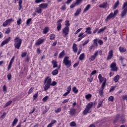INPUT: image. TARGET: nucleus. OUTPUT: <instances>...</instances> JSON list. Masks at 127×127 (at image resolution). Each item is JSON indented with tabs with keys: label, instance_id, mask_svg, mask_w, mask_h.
Returning a JSON list of instances; mask_svg holds the SVG:
<instances>
[{
	"label": "nucleus",
	"instance_id": "3",
	"mask_svg": "<svg viewBox=\"0 0 127 127\" xmlns=\"http://www.w3.org/2000/svg\"><path fill=\"white\" fill-rule=\"evenodd\" d=\"M63 63L67 67V68H69L72 65V62L71 60H69V57H65L63 61Z\"/></svg>",
	"mask_w": 127,
	"mask_h": 127
},
{
	"label": "nucleus",
	"instance_id": "43",
	"mask_svg": "<svg viewBox=\"0 0 127 127\" xmlns=\"http://www.w3.org/2000/svg\"><path fill=\"white\" fill-rule=\"evenodd\" d=\"M49 99V97L48 96H46L42 99L43 102H46Z\"/></svg>",
	"mask_w": 127,
	"mask_h": 127
},
{
	"label": "nucleus",
	"instance_id": "33",
	"mask_svg": "<svg viewBox=\"0 0 127 127\" xmlns=\"http://www.w3.org/2000/svg\"><path fill=\"white\" fill-rule=\"evenodd\" d=\"M62 27V24H61V23H59L58 24L57 28L58 31H61Z\"/></svg>",
	"mask_w": 127,
	"mask_h": 127
},
{
	"label": "nucleus",
	"instance_id": "59",
	"mask_svg": "<svg viewBox=\"0 0 127 127\" xmlns=\"http://www.w3.org/2000/svg\"><path fill=\"white\" fill-rule=\"evenodd\" d=\"M120 115H117L116 118V120H115V123H117L119 120H120Z\"/></svg>",
	"mask_w": 127,
	"mask_h": 127
},
{
	"label": "nucleus",
	"instance_id": "24",
	"mask_svg": "<svg viewBox=\"0 0 127 127\" xmlns=\"http://www.w3.org/2000/svg\"><path fill=\"white\" fill-rule=\"evenodd\" d=\"M65 56V51H63L59 55V58L61 59L63 58Z\"/></svg>",
	"mask_w": 127,
	"mask_h": 127
},
{
	"label": "nucleus",
	"instance_id": "29",
	"mask_svg": "<svg viewBox=\"0 0 127 127\" xmlns=\"http://www.w3.org/2000/svg\"><path fill=\"white\" fill-rule=\"evenodd\" d=\"M56 38V36L54 34H51L50 35V40H54Z\"/></svg>",
	"mask_w": 127,
	"mask_h": 127
},
{
	"label": "nucleus",
	"instance_id": "50",
	"mask_svg": "<svg viewBox=\"0 0 127 127\" xmlns=\"http://www.w3.org/2000/svg\"><path fill=\"white\" fill-rule=\"evenodd\" d=\"M61 112V108L59 107L55 110V113H60Z\"/></svg>",
	"mask_w": 127,
	"mask_h": 127
},
{
	"label": "nucleus",
	"instance_id": "28",
	"mask_svg": "<svg viewBox=\"0 0 127 127\" xmlns=\"http://www.w3.org/2000/svg\"><path fill=\"white\" fill-rule=\"evenodd\" d=\"M17 122H18V119H17V118H15L12 123V127H14L17 123Z\"/></svg>",
	"mask_w": 127,
	"mask_h": 127
},
{
	"label": "nucleus",
	"instance_id": "53",
	"mask_svg": "<svg viewBox=\"0 0 127 127\" xmlns=\"http://www.w3.org/2000/svg\"><path fill=\"white\" fill-rule=\"evenodd\" d=\"M92 97V95H91L90 94L86 95L85 96V98L87 100H89V99H90V98H91Z\"/></svg>",
	"mask_w": 127,
	"mask_h": 127
},
{
	"label": "nucleus",
	"instance_id": "64",
	"mask_svg": "<svg viewBox=\"0 0 127 127\" xmlns=\"http://www.w3.org/2000/svg\"><path fill=\"white\" fill-rule=\"evenodd\" d=\"M55 123H56V120H52L50 124H51L53 126V125H54V124H55Z\"/></svg>",
	"mask_w": 127,
	"mask_h": 127
},
{
	"label": "nucleus",
	"instance_id": "30",
	"mask_svg": "<svg viewBox=\"0 0 127 127\" xmlns=\"http://www.w3.org/2000/svg\"><path fill=\"white\" fill-rule=\"evenodd\" d=\"M119 51L122 53H124V52H126V51H127V49L123 47H120L119 48Z\"/></svg>",
	"mask_w": 127,
	"mask_h": 127
},
{
	"label": "nucleus",
	"instance_id": "27",
	"mask_svg": "<svg viewBox=\"0 0 127 127\" xmlns=\"http://www.w3.org/2000/svg\"><path fill=\"white\" fill-rule=\"evenodd\" d=\"M93 107V103L92 102H90L87 105H86V108L88 109L91 110L92 109V107Z\"/></svg>",
	"mask_w": 127,
	"mask_h": 127
},
{
	"label": "nucleus",
	"instance_id": "11",
	"mask_svg": "<svg viewBox=\"0 0 127 127\" xmlns=\"http://www.w3.org/2000/svg\"><path fill=\"white\" fill-rule=\"evenodd\" d=\"M14 58H15V57L13 56L11 59V60L10 61L9 64L8 65V71H9V70H10V68H11V66L12 65V63L14 62Z\"/></svg>",
	"mask_w": 127,
	"mask_h": 127
},
{
	"label": "nucleus",
	"instance_id": "4",
	"mask_svg": "<svg viewBox=\"0 0 127 127\" xmlns=\"http://www.w3.org/2000/svg\"><path fill=\"white\" fill-rule=\"evenodd\" d=\"M110 68H111V71L114 72H117L118 71V67H117V63L113 62L110 65Z\"/></svg>",
	"mask_w": 127,
	"mask_h": 127
},
{
	"label": "nucleus",
	"instance_id": "62",
	"mask_svg": "<svg viewBox=\"0 0 127 127\" xmlns=\"http://www.w3.org/2000/svg\"><path fill=\"white\" fill-rule=\"evenodd\" d=\"M8 24V23L7 20H6L5 22H3V26L5 27Z\"/></svg>",
	"mask_w": 127,
	"mask_h": 127
},
{
	"label": "nucleus",
	"instance_id": "63",
	"mask_svg": "<svg viewBox=\"0 0 127 127\" xmlns=\"http://www.w3.org/2000/svg\"><path fill=\"white\" fill-rule=\"evenodd\" d=\"M115 89H116V87L115 86H112L110 88V90L109 91V92H113L114 91V90H115Z\"/></svg>",
	"mask_w": 127,
	"mask_h": 127
},
{
	"label": "nucleus",
	"instance_id": "57",
	"mask_svg": "<svg viewBox=\"0 0 127 127\" xmlns=\"http://www.w3.org/2000/svg\"><path fill=\"white\" fill-rule=\"evenodd\" d=\"M7 22H8V24H9V23H11V22H12V21H13V19H12V18H10L9 19L6 20Z\"/></svg>",
	"mask_w": 127,
	"mask_h": 127
},
{
	"label": "nucleus",
	"instance_id": "37",
	"mask_svg": "<svg viewBox=\"0 0 127 127\" xmlns=\"http://www.w3.org/2000/svg\"><path fill=\"white\" fill-rule=\"evenodd\" d=\"M58 74V69H55L52 71V75L55 76Z\"/></svg>",
	"mask_w": 127,
	"mask_h": 127
},
{
	"label": "nucleus",
	"instance_id": "14",
	"mask_svg": "<svg viewBox=\"0 0 127 127\" xmlns=\"http://www.w3.org/2000/svg\"><path fill=\"white\" fill-rule=\"evenodd\" d=\"M113 17H115V15H114V13L111 12L109 15L107 16L105 19L106 22H108V20H109V19H111V18H113Z\"/></svg>",
	"mask_w": 127,
	"mask_h": 127
},
{
	"label": "nucleus",
	"instance_id": "52",
	"mask_svg": "<svg viewBox=\"0 0 127 127\" xmlns=\"http://www.w3.org/2000/svg\"><path fill=\"white\" fill-rule=\"evenodd\" d=\"M70 127H76V123L72 122L70 123Z\"/></svg>",
	"mask_w": 127,
	"mask_h": 127
},
{
	"label": "nucleus",
	"instance_id": "46",
	"mask_svg": "<svg viewBox=\"0 0 127 127\" xmlns=\"http://www.w3.org/2000/svg\"><path fill=\"white\" fill-rule=\"evenodd\" d=\"M7 78L9 81L11 80V73H9L7 75Z\"/></svg>",
	"mask_w": 127,
	"mask_h": 127
},
{
	"label": "nucleus",
	"instance_id": "7",
	"mask_svg": "<svg viewBox=\"0 0 127 127\" xmlns=\"http://www.w3.org/2000/svg\"><path fill=\"white\" fill-rule=\"evenodd\" d=\"M11 40V37H9L8 38H6L4 40H3L1 44V46H3V45H5V44H7L8 42H9Z\"/></svg>",
	"mask_w": 127,
	"mask_h": 127
},
{
	"label": "nucleus",
	"instance_id": "39",
	"mask_svg": "<svg viewBox=\"0 0 127 127\" xmlns=\"http://www.w3.org/2000/svg\"><path fill=\"white\" fill-rule=\"evenodd\" d=\"M21 18H18L17 20V25H19L20 24H21Z\"/></svg>",
	"mask_w": 127,
	"mask_h": 127
},
{
	"label": "nucleus",
	"instance_id": "26",
	"mask_svg": "<svg viewBox=\"0 0 127 127\" xmlns=\"http://www.w3.org/2000/svg\"><path fill=\"white\" fill-rule=\"evenodd\" d=\"M85 32H86L87 34H91L92 32L91 31V27H88L86 28Z\"/></svg>",
	"mask_w": 127,
	"mask_h": 127
},
{
	"label": "nucleus",
	"instance_id": "20",
	"mask_svg": "<svg viewBox=\"0 0 127 127\" xmlns=\"http://www.w3.org/2000/svg\"><path fill=\"white\" fill-rule=\"evenodd\" d=\"M36 12L37 13H41L42 12V9L40 7H38L35 8Z\"/></svg>",
	"mask_w": 127,
	"mask_h": 127
},
{
	"label": "nucleus",
	"instance_id": "2",
	"mask_svg": "<svg viewBox=\"0 0 127 127\" xmlns=\"http://www.w3.org/2000/svg\"><path fill=\"white\" fill-rule=\"evenodd\" d=\"M122 9L123 10L121 12L120 15L122 18H124L127 13V1L124 3Z\"/></svg>",
	"mask_w": 127,
	"mask_h": 127
},
{
	"label": "nucleus",
	"instance_id": "58",
	"mask_svg": "<svg viewBox=\"0 0 127 127\" xmlns=\"http://www.w3.org/2000/svg\"><path fill=\"white\" fill-rule=\"evenodd\" d=\"M65 26H66L67 27H68V26H70V23H69V21L68 20H66L65 21Z\"/></svg>",
	"mask_w": 127,
	"mask_h": 127
},
{
	"label": "nucleus",
	"instance_id": "12",
	"mask_svg": "<svg viewBox=\"0 0 127 127\" xmlns=\"http://www.w3.org/2000/svg\"><path fill=\"white\" fill-rule=\"evenodd\" d=\"M39 7L43 8V9H46L48 7V3H43L39 5Z\"/></svg>",
	"mask_w": 127,
	"mask_h": 127
},
{
	"label": "nucleus",
	"instance_id": "16",
	"mask_svg": "<svg viewBox=\"0 0 127 127\" xmlns=\"http://www.w3.org/2000/svg\"><path fill=\"white\" fill-rule=\"evenodd\" d=\"M72 50L74 53H77L78 52V48H77V44L73 43L72 45Z\"/></svg>",
	"mask_w": 127,
	"mask_h": 127
},
{
	"label": "nucleus",
	"instance_id": "35",
	"mask_svg": "<svg viewBox=\"0 0 127 127\" xmlns=\"http://www.w3.org/2000/svg\"><path fill=\"white\" fill-rule=\"evenodd\" d=\"M53 65V68H56L57 67V62L53 60L52 62Z\"/></svg>",
	"mask_w": 127,
	"mask_h": 127
},
{
	"label": "nucleus",
	"instance_id": "60",
	"mask_svg": "<svg viewBox=\"0 0 127 127\" xmlns=\"http://www.w3.org/2000/svg\"><path fill=\"white\" fill-rule=\"evenodd\" d=\"M76 4H77L75 2L71 4L70 6V8H73V7H75V6H76Z\"/></svg>",
	"mask_w": 127,
	"mask_h": 127
},
{
	"label": "nucleus",
	"instance_id": "9",
	"mask_svg": "<svg viewBox=\"0 0 127 127\" xmlns=\"http://www.w3.org/2000/svg\"><path fill=\"white\" fill-rule=\"evenodd\" d=\"M45 41V39H39L35 43V45L38 46L42 44Z\"/></svg>",
	"mask_w": 127,
	"mask_h": 127
},
{
	"label": "nucleus",
	"instance_id": "40",
	"mask_svg": "<svg viewBox=\"0 0 127 127\" xmlns=\"http://www.w3.org/2000/svg\"><path fill=\"white\" fill-rule=\"evenodd\" d=\"M100 107H103V101H100L98 105L97 106V108L99 109Z\"/></svg>",
	"mask_w": 127,
	"mask_h": 127
},
{
	"label": "nucleus",
	"instance_id": "42",
	"mask_svg": "<svg viewBox=\"0 0 127 127\" xmlns=\"http://www.w3.org/2000/svg\"><path fill=\"white\" fill-rule=\"evenodd\" d=\"M109 102H114V96H110L108 98Z\"/></svg>",
	"mask_w": 127,
	"mask_h": 127
},
{
	"label": "nucleus",
	"instance_id": "25",
	"mask_svg": "<svg viewBox=\"0 0 127 127\" xmlns=\"http://www.w3.org/2000/svg\"><path fill=\"white\" fill-rule=\"evenodd\" d=\"M91 8V4L87 5L86 7L84 9L83 12H86Z\"/></svg>",
	"mask_w": 127,
	"mask_h": 127
},
{
	"label": "nucleus",
	"instance_id": "44",
	"mask_svg": "<svg viewBox=\"0 0 127 127\" xmlns=\"http://www.w3.org/2000/svg\"><path fill=\"white\" fill-rule=\"evenodd\" d=\"M98 78L99 79V81L101 83H102V82H103V77L102 76V75L101 74H99L98 75Z\"/></svg>",
	"mask_w": 127,
	"mask_h": 127
},
{
	"label": "nucleus",
	"instance_id": "22",
	"mask_svg": "<svg viewBox=\"0 0 127 127\" xmlns=\"http://www.w3.org/2000/svg\"><path fill=\"white\" fill-rule=\"evenodd\" d=\"M107 26H105L103 28H102L101 29H100L98 32V34H100V33H102V32H104V31H105V30H106V29H107Z\"/></svg>",
	"mask_w": 127,
	"mask_h": 127
},
{
	"label": "nucleus",
	"instance_id": "55",
	"mask_svg": "<svg viewBox=\"0 0 127 127\" xmlns=\"http://www.w3.org/2000/svg\"><path fill=\"white\" fill-rule=\"evenodd\" d=\"M27 55V53L25 52H23V53H22L21 56V57L24 58V57H25Z\"/></svg>",
	"mask_w": 127,
	"mask_h": 127
},
{
	"label": "nucleus",
	"instance_id": "45",
	"mask_svg": "<svg viewBox=\"0 0 127 127\" xmlns=\"http://www.w3.org/2000/svg\"><path fill=\"white\" fill-rule=\"evenodd\" d=\"M119 60H120V61L121 62L122 64H123V63H124V60H125V58L120 56L119 57Z\"/></svg>",
	"mask_w": 127,
	"mask_h": 127
},
{
	"label": "nucleus",
	"instance_id": "61",
	"mask_svg": "<svg viewBox=\"0 0 127 127\" xmlns=\"http://www.w3.org/2000/svg\"><path fill=\"white\" fill-rule=\"evenodd\" d=\"M61 9H63V10H66V5H62Z\"/></svg>",
	"mask_w": 127,
	"mask_h": 127
},
{
	"label": "nucleus",
	"instance_id": "1",
	"mask_svg": "<svg viewBox=\"0 0 127 127\" xmlns=\"http://www.w3.org/2000/svg\"><path fill=\"white\" fill-rule=\"evenodd\" d=\"M14 47L16 49H19L20 46H21V43H22V39H20L18 37H16L14 39Z\"/></svg>",
	"mask_w": 127,
	"mask_h": 127
},
{
	"label": "nucleus",
	"instance_id": "13",
	"mask_svg": "<svg viewBox=\"0 0 127 127\" xmlns=\"http://www.w3.org/2000/svg\"><path fill=\"white\" fill-rule=\"evenodd\" d=\"M108 2H104L102 4H100L99 5V7H100V8H107V7H108Z\"/></svg>",
	"mask_w": 127,
	"mask_h": 127
},
{
	"label": "nucleus",
	"instance_id": "10",
	"mask_svg": "<svg viewBox=\"0 0 127 127\" xmlns=\"http://www.w3.org/2000/svg\"><path fill=\"white\" fill-rule=\"evenodd\" d=\"M86 35H84V33L83 32H81L79 34L78 37H79L78 39H77V41L79 42L81 41V40H82V39H83V38H84V37H85Z\"/></svg>",
	"mask_w": 127,
	"mask_h": 127
},
{
	"label": "nucleus",
	"instance_id": "51",
	"mask_svg": "<svg viewBox=\"0 0 127 127\" xmlns=\"http://www.w3.org/2000/svg\"><path fill=\"white\" fill-rule=\"evenodd\" d=\"M82 29H83V28H80L79 29H78L77 30H76L75 33L74 34H78V33H79V32H80V31H81V30H82Z\"/></svg>",
	"mask_w": 127,
	"mask_h": 127
},
{
	"label": "nucleus",
	"instance_id": "38",
	"mask_svg": "<svg viewBox=\"0 0 127 127\" xmlns=\"http://www.w3.org/2000/svg\"><path fill=\"white\" fill-rule=\"evenodd\" d=\"M32 20V19L29 18L26 21V25H30V22H31V21Z\"/></svg>",
	"mask_w": 127,
	"mask_h": 127
},
{
	"label": "nucleus",
	"instance_id": "36",
	"mask_svg": "<svg viewBox=\"0 0 127 127\" xmlns=\"http://www.w3.org/2000/svg\"><path fill=\"white\" fill-rule=\"evenodd\" d=\"M119 4H120V3H119V0H118L114 4V6L113 7V9H116V8L118 7Z\"/></svg>",
	"mask_w": 127,
	"mask_h": 127
},
{
	"label": "nucleus",
	"instance_id": "8",
	"mask_svg": "<svg viewBox=\"0 0 127 127\" xmlns=\"http://www.w3.org/2000/svg\"><path fill=\"white\" fill-rule=\"evenodd\" d=\"M51 82H52V79H51V78L49 77H47L45 78L44 83L51 85Z\"/></svg>",
	"mask_w": 127,
	"mask_h": 127
},
{
	"label": "nucleus",
	"instance_id": "21",
	"mask_svg": "<svg viewBox=\"0 0 127 127\" xmlns=\"http://www.w3.org/2000/svg\"><path fill=\"white\" fill-rule=\"evenodd\" d=\"M113 80L114 82H115V83H117V82H119V80H120V75L117 74L114 77Z\"/></svg>",
	"mask_w": 127,
	"mask_h": 127
},
{
	"label": "nucleus",
	"instance_id": "17",
	"mask_svg": "<svg viewBox=\"0 0 127 127\" xmlns=\"http://www.w3.org/2000/svg\"><path fill=\"white\" fill-rule=\"evenodd\" d=\"M89 113H90V110L86 107V108L83 111L82 114L84 116H86V115L89 114Z\"/></svg>",
	"mask_w": 127,
	"mask_h": 127
},
{
	"label": "nucleus",
	"instance_id": "34",
	"mask_svg": "<svg viewBox=\"0 0 127 127\" xmlns=\"http://www.w3.org/2000/svg\"><path fill=\"white\" fill-rule=\"evenodd\" d=\"M48 30H49V28L48 27H46L43 29V34H46V33L48 32Z\"/></svg>",
	"mask_w": 127,
	"mask_h": 127
},
{
	"label": "nucleus",
	"instance_id": "32",
	"mask_svg": "<svg viewBox=\"0 0 127 127\" xmlns=\"http://www.w3.org/2000/svg\"><path fill=\"white\" fill-rule=\"evenodd\" d=\"M11 104H12V101L11 100H10L4 105V108H6V107L10 106Z\"/></svg>",
	"mask_w": 127,
	"mask_h": 127
},
{
	"label": "nucleus",
	"instance_id": "15",
	"mask_svg": "<svg viewBox=\"0 0 127 127\" xmlns=\"http://www.w3.org/2000/svg\"><path fill=\"white\" fill-rule=\"evenodd\" d=\"M113 51H110L109 52L108 56L107 58V60H111V59H112V58H113Z\"/></svg>",
	"mask_w": 127,
	"mask_h": 127
},
{
	"label": "nucleus",
	"instance_id": "19",
	"mask_svg": "<svg viewBox=\"0 0 127 127\" xmlns=\"http://www.w3.org/2000/svg\"><path fill=\"white\" fill-rule=\"evenodd\" d=\"M75 114H76V109L74 108L71 109L69 111V115L73 116V115H75Z\"/></svg>",
	"mask_w": 127,
	"mask_h": 127
},
{
	"label": "nucleus",
	"instance_id": "49",
	"mask_svg": "<svg viewBox=\"0 0 127 127\" xmlns=\"http://www.w3.org/2000/svg\"><path fill=\"white\" fill-rule=\"evenodd\" d=\"M18 3H19V7H20L19 9L20 10V8H21L22 7L21 4H22V0H19Z\"/></svg>",
	"mask_w": 127,
	"mask_h": 127
},
{
	"label": "nucleus",
	"instance_id": "41",
	"mask_svg": "<svg viewBox=\"0 0 127 127\" xmlns=\"http://www.w3.org/2000/svg\"><path fill=\"white\" fill-rule=\"evenodd\" d=\"M35 2H36V3H39L40 2H45V0H35Z\"/></svg>",
	"mask_w": 127,
	"mask_h": 127
},
{
	"label": "nucleus",
	"instance_id": "48",
	"mask_svg": "<svg viewBox=\"0 0 127 127\" xmlns=\"http://www.w3.org/2000/svg\"><path fill=\"white\" fill-rule=\"evenodd\" d=\"M72 91L73 92H74V93H75V94H77V93H78V89H77V88L74 87L72 88Z\"/></svg>",
	"mask_w": 127,
	"mask_h": 127
},
{
	"label": "nucleus",
	"instance_id": "5",
	"mask_svg": "<svg viewBox=\"0 0 127 127\" xmlns=\"http://www.w3.org/2000/svg\"><path fill=\"white\" fill-rule=\"evenodd\" d=\"M98 55H99V51H97L94 53L93 55L91 56L90 58H89V61H94Z\"/></svg>",
	"mask_w": 127,
	"mask_h": 127
},
{
	"label": "nucleus",
	"instance_id": "47",
	"mask_svg": "<svg viewBox=\"0 0 127 127\" xmlns=\"http://www.w3.org/2000/svg\"><path fill=\"white\" fill-rule=\"evenodd\" d=\"M34 99V101L36 100L37 99V97H38V93H35L33 96Z\"/></svg>",
	"mask_w": 127,
	"mask_h": 127
},
{
	"label": "nucleus",
	"instance_id": "31",
	"mask_svg": "<svg viewBox=\"0 0 127 127\" xmlns=\"http://www.w3.org/2000/svg\"><path fill=\"white\" fill-rule=\"evenodd\" d=\"M81 8H78L76 11V12L74 13L75 16H77V15H79L80 14V12H81Z\"/></svg>",
	"mask_w": 127,
	"mask_h": 127
},
{
	"label": "nucleus",
	"instance_id": "56",
	"mask_svg": "<svg viewBox=\"0 0 127 127\" xmlns=\"http://www.w3.org/2000/svg\"><path fill=\"white\" fill-rule=\"evenodd\" d=\"M106 86V82H104L101 86V90H104L105 89V86Z\"/></svg>",
	"mask_w": 127,
	"mask_h": 127
},
{
	"label": "nucleus",
	"instance_id": "54",
	"mask_svg": "<svg viewBox=\"0 0 127 127\" xmlns=\"http://www.w3.org/2000/svg\"><path fill=\"white\" fill-rule=\"evenodd\" d=\"M71 85L68 86L66 88L67 92H68V93H70V92H71Z\"/></svg>",
	"mask_w": 127,
	"mask_h": 127
},
{
	"label": "nucleus",
	"instance_id": "23",
	"mask_svg": "<svg viewBox=\"0 0 127 127\" xmlns=\"http://www.w3.org/2000/svg\"><path fill=\"white\" fill-rule=\"evenodd\" d=\"M85 59V53H82L80 54V55L79 57V60H80V61H82L84 60Z\"/></svg>",
	"mask_w": 127,
	"mask_h": 127
},
{
	"label": "nucleus",
	"instance_id": "18",
	"mask_svg": "<svg viewBox=\"0 0 127 127\" xmlns=\"http://www.w3.org/2000/svg\"><path fill=\"white\" fill-rule=\"evenodd\" d=\"M45 86L44 87V91H47L48 89L50 88V86H51V84H49L48 83H44Z\"/></svg>",
	"mask_w": 127,
	"mask_h": 127
},
{
	"label": "nucleus",
	"instance_id": "6",
	"mask_svg": "<svg viewBox=\"0 0 127 127\" xmlns=\"http://www.w3.org/2000/svg\"><path fill=\"white\" fill-rule=\"evenodd\" d=\"M63 33L64 35V37H66L68 34H69V27L65 26L63 29Z\"/></svg>",
	"mask_w": 127,
	"mask_h": 127
}]
</instances>
